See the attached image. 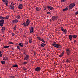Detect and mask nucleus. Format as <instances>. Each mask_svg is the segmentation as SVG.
Listing matches in <instances>:
<instances>
[{
	"label": "nucleus",
	"mask_w": 78,
	"mask_h": 78,
	"mask_svg": "<svg viewBox=\"0 0 78 78\" xmlns=\"http://www.w3.org/2000/svg\"><path fill=\"white\" fill-rule=\"evenodd\" d=\"M17 48H18V49L19 50H20V47L19 46H17Z\"/></svg>",
	"instance_id": "obj_39"
},
{
	"label": "nucleus",
	"mask_w": 78,
	"mask_h": 78,
	"mask_svg": "<svg viewBox=\"0 0 78 78\" xmlns=\"http://www.w3.org/2000/svg\"><path fill=\"white\" fill-rule=\"evenodd\" d=\"M29 58V56L28 55H26L25 57L24 58V59L26 61L28 60Z\"/></svg>",
	"instance_id": "obj_7"
},
{
	"label": "nucleus",
	"mask_w": 78,
	"mask_h": 78,
	"mask_svg": "<svg viewBox=\"0 0 78 78\" xmlns=\"http://www.w3.org/2000/svg\"><path fill=\"white\" fill-rule=\"evenodd\" d=\"M50 22H51V20H50Z\"/></svg>",
	"instance_id": "obj_51"
},
{
	"label": "nucleus",
	"mask_w": 78,
	"mask_h": 78,
	"mask_svg": "<svg viewBox=\"0 0 78 78\" xmlns=\"http://www.w3.org/2000/svg\"><path fill=\"white\" fill-rule=\"evenodd\" d=\"M3 60H4V61H8V57H4L3 58Z\"/></svg>",
	"instance_id": "obj_14"
},
{
	"label": "nucleus",
	"mask_w": 78,
	"mask_h": 78,
	"mask_svg": "<svg viewBox=\"0 0 78 78\" xmlns=\"http://www.w3.org/2000/svg\"><path fill=\"white\" fill-rule=\"evenodd\" d=\"M69 38L70 40H72V35H69Z\"/></svg>",
	"instance_id": "obj_27"
},
{
	"label": "nucleus",
	"mask_w": 78,
	"mask_h": 78,
	"mask_svg": "<svg viewBox=\"0 0 78 78\" xmlns=\"http://www.w3.org/2000/svg\"><path fill=\"white\" fill-rule=\"evenodd\" d=\"M64 52H63L60 55H59V57H62L64 56Z\"/></svg>",
	"instance_id": "obj_15"
},
{
	"label": "nucleus",
	"mask_w": 78,
	"mask_h": 78,
	"mask_svg": "<svg viewBox=\"0 0 78 78\" xmlns=\"http://www.w3.org/2000/svg\"><path fill=\"white\" fill-rule=\"evenodd\" d=\"M58 19V17L56 16H53L52 18V20H56Z\"/></svg>",
	"instance_id": "obj_13"
},
{
	"label": "nucleus",
	"mask_w": 78,
	"mask_h": 78,
	"mask_svg": "<svg viewBox=\"0 0 78 78\" xmlns=\"http://www.w3.org/2000/svg\"><path fill=\"white\" fill-rule=\"evenodd\" d=\"M43 9L44 10H46V9H47V7H43Z\"/></svg>",
	"instance_id": "obj_37"
},
{
	"label": "nucleus",
	"mask_w": 78,
	"mask_h": 78,
	"mask_svg": "<svg viewBox=\"0 0 78 78\" xmlns=\"http://www.w3.org/2000/svg\"><path fill=\"white\" fill-rule=\"evenodd\" d=\"M18 22V20H12V23H16Z\"/></svg>",
	"instance_id": "obj_12"
},
{
	"label": "nucleus",
	"mask_w": 78,
	"mask_h": 78,
	"mask_svg": "<svg viewBox=\"0 0 78 78\" xmlns=\"http://www.w3.org/2000/svg\"><path fill=\"white\" fill-rule=\"evenodd\" d=\"M56 42H54L53 43V44H52L53 46H54V47L55 45H56Z\"/></svg>",
	"instance_id": "obj_30"
},
{
	"label": "nucleus",
	"mask_w": 78,
	"mask_h": 78,
	"mask_svg": "<svg viewBox=\"0 0 78 78\" xmlns=\"http://www.w3.org/2000/svg\"><path fill=\"white\" fill-rule=\"evenodd\" d=\"M47 14H50L51 13L50 12H47Z\"/></svg>",
	"instance_id": "obj_36"
},
{
	"label": "nucleus",
	"mask_w": 78,
	"mask_h": 78,
	"mask_svg": "<svg viewBox=\"0 0 78 78\" xmlns=\"http://www.w3.org/2000/svg\"><path fill=\"white\" fill-rule=\"evenodd\" d=\"M37 38H38V39L39 40H40V41H42V42H43L44 43H45V41L44 39L41 38L40 37H37Z\"/></svg>",
	"instance_id": "obj_5"
},
{
	"label": "nucleus",
	"mask_w": 78,
	"mask_h": 78,
	"mask_svg": "<svg viewBox=\"0 0 78 78\" xmlns=\"http://www.w3.org/2000/svg\"><path fill=\"white\" fill-rule=\"evenodd\" d=\"M16 26H15V27H13V29L14 30H16Z\"/></svg>",
	"instance_id": "obj_34"
},
{
	"label": "nucleus",
	"mask_w": 78,
	"mask_h": 78,
	"mask_svg": "<svg viewBox=\"0 0 78 78\" xmlns=\"http://www.w3.org/2000/svg\"><path fill=\"white\" fill-rule=\"evenodd\" d=\"M5 62H6V61H1V63L2 64H5Z\"/></svg>",
	"instance_id": "obj_18"
},
{
	"label": "nucleus",
	"mask_w": 78,
	"mask_h": 78,
	"mask_svg": "<svg viewBox=\"0 0 78 78\" xmlns=\"http://www.w3.org/2000/svg\"><path fill=\"white\" fill-rule=\"evenodd\" d=\"M26 44H28V42H27H27H26Z\"/></svg>",
	"instance_id": "obj_49"
},
{
	"label": "nucleus",
	"mask_w": 78,
	"mask_h": 78,
	"mask_svg": "<svg viewBox=\"0 0 78 78\" xmlns=\"http://www.w3.org/2000/svg\"><path fill=\"white\" fill-rule=\"evenodd\" d=\"M66 62H69V60H67L66 61Z\"/></svg>",
	"instance_id": "obj_48"
},
{
	"label": "nucleus",
	"mask_w": 78,
	"mask_h": 78,
	"mask_svg": "<svg viewBox=\"0 0 78 78\" xmlns=\"http://www.w3.org/2000/svg\"><path fill=\"white\" fill-rule=\"evenodd\" d=\"M66 52L68 55L69 56L70 55V48L66 50Z\"/></svg>",
	"instance_id": "obj_4"
},
{
	"label": "nucleus",
	"mask_w": 78,
	"mask_h": 78,
	"mask_svg": "<svg viewBox=\"0 0 78 78\" xmlns=\"http://www.w3.org/2000/svg\"><path fill=\"white\" fill-rule=\"evenodd\" d=\"M5 19H8V18H9V16H7L6 17H5Z\"/></svg>",
	"instance_id": "obj_33"
},
{
	"label": "nucleus",
	"mask_w": 78,
	"mask_h": 78,
	"mask_svg": "<svg viewBox=\"0 0 78 78\" xmlns=\"http://www.w3.org/2000/svg\"><path fill=\"white\" fill-rule=\"evenodd\" d=\"M5 29V27H2L1 29L2 33H3L4 32Z\"/></svg>",
	"instance_id": "obj_16"
},
{
	"label": "nucleus",
	"mask_w": 78,
	"mask_h": 78,
	"mask_svg": "<svg viewBox=\"0 0 78 78\" xmlns=\"http://www.w3.org/2000/svg\"><path fill=\"white\" fill-rule=\"evenodd\" d=\"M16 19L18 20H19L20 19V16L19 15H17L16 16Z\"/></svg>",
	"instance_id": "obj_17"
},
{
	"label": "nucleus",
	"mask_w": 78,
	"mask_h": 78,
	"mask_svg": "<svg viewBox=\"0 0 78 78\" xmlns=\"http://www.w3.org/2000/svg\"><path fill=\"white\" fill-rule=\"evenodd\" d=\"M75 42H76V41H75Z\"/></svg>",
	"instance_id": "obj_52"
},
{
	"label": "nucleus",
	"mask_w": 78,
	"mask_h": 78,
	"mask_svg": "<svg viewBox=\"0 0 78 78\" xmlns=\"http://www.w3.org/2000/svg\"><path fill=\"white\" fill-rule=\"evenodd\" d=\"M23 69L25 70H27V68H23Z\"/></svg>",
	"instance_id": "obj_45"
},
{
	"label": "nucleus",
	"mask_w": 78,
	"mask_h": 78,
	"mask_svg": "<svg viewBox=\"0 0 78 78\" xmlns=\"http://www.w3.org/2000/svg\"><path fill=\"white\" fill-rule=\"evenodd\" d=\"M1 53H2V52L0 51V55H1Z\"/></svg>",
	"instance_id": "obj_50"
},
{
	"label": "nucleus",
	"mask_w": 78,
	"mask_h": 78,
	"mask_svg": "<svg viewBox=\"0 0 78 78\" xmlns=\"http://www.w3.org/2000/svg\"><path fill=\"white\" fill-rule=\"evenodd\" d=\"M67 8H66L63 10V11H67Z\"/></svg>",
	"instance_id": "obj_28"
},
{
	"label": "nucleus",
	"mask_w": 78,
	"mask_h": 78,
	"mask_svg": "<svg viewBox=\"0 0 78 78\" xmlns=\"http://www.w3.org/2000/svg\"><path fill=\"white\" fill-rule=\"evenodd\" d=\"M27 63H28V62H24L23 63V64L25 65V64H27Z\"/></svg>",
	"instance_id": "obj_41"
},
{
	"label": "nucleus",
	"mask_w": 78,
	"mask_h": 78,
	"mask_svg": "<svg viewBox=\"0 0 78 78\" xmlns=\"http://www.w3.org/2000/svg\"><path fill=\"white\" fill-rule=\"evenodd\" d=\"M11 77L12 78H14V76H11Z\"/></svg>",
	"instance_id": "obj_46"
},
{
	"label": "nucleus",
	"mask_w": 78,
	"mask_h": 78,
	"mask_svg": "<svg viewBox=\"0 0 78 78\" xmlns=\"http://www.w3.org/2000/svg\"><path fill=\"white\" fill-rule=\"evenodd\" d=\"M14 35H15V34H14V33H12V36H14Z\"/></svg>",
	"instance_id": "obj_44"
},
{
	"label": "nucleus",
	"mask_w": 78,
	"mask_h": 78,
	"mask_svg": "<svg viewBox=\"0 0 78 78\" xmlns=\"http://www.w3.org/2000/svg\"><path fill=\"white\" fill-rule=\"evenodd\" d=\"M75 6V4L74 3H72L69 6V9H72Z\"/></svg>",
	"instance_id": "obj_1"
},
{
	"label": "nucleus",
	"mask_w": 78,
	"mask_h": 78,
	"mask_svg": "<svg viewBox=\"0 0 78 78\" xmlns=\"http://www.w3.org/2000/svg\"><path fill=\"white\" fill-rule=\"evenodd\" d=\"M55 47H56L57 48H61V46L59 44H57L54 46Z\"/></svg>",
	"instance_id": "obj_10"
},
{
	"label": "nucleus",
	"mask_w": 78,
	"mask_h": 78,
	"mask_svg": "<svg viewBox=\"0 0 78 78\" xmlns=\"http://www.w3.org/2000/svg\"><path fill=\"white\" fill-rule=\"evenodd\" d=\"M47 8L48 9H50V10H52L54 9V8L53 7H52L51 6H47Z\"/></svg>",
	"instance_id": "obj_6"
},
{
	"label": "nucleus",
	"mask_w": 78,
	"mask_h": 78,
	"mask_svg": "<svg viewBox=\"0 0 78 78\" xmlns=\"http://www.w3.org/2000/svg\"><path fill=\"white\" fill-rule=\"evenodd\" d=\"M23 5L21 4H20L18 7L19 9H22V8L23 7Z\"/></svg>",
	"instance_id": "obj_11"
},
{
	"label": "nucleus",
	"mask_w": 78,
	"mask_h": 78,
	"mask_svg": "<svg viewBox=\"0 0 78 78\" xmlns=\"http://www.w3.org/2000/svg\"><path fill=\"white\" fill-rule=\"evenodd\" d=\"M29 43H31L32 42V38L31 37H30L29 38Z\"/></svg>",
	"instance_id": "obj_19"
},
{
	"label": "nucleus",
	"mask_w": 78,
	"mask_h": 78,
	"mask_svg": "<svg viewBox=\"0 0 78 78\" xmlns=\"http://www.w3.org/2000/svg\"><path fill=\"white\" fill-rule=\"evenodd\" d=\"M8 47H9V46H4L3 47V48H8Z\"/></svg>",
	"instance_id": "obj_32"
},
{
	"label": "nucleus",
	"mask_w": 78,
	"mask_h": 78,
	"mask_svg": "<svg viewBox=\"0 0 78 78\" xmlns=\"http://www.w3.org/2000/svg\"><path fill=\"white\" fill-rule=\"evenodd\" d=\"M18 1H19V0H18Z\"/></svg>",
	"instance_id": "obj_53"
},
{
	"label": "nucleus",
	"mask_w": 78,
	"mask_h": 78,
	"mask_svg": "<svg viewBox=\"0 0 78 78\" xmlns=\"http://www.w3.org/2000/svg\"><path fill=\"white\" fill-rule=\"evenodd\" d=\"M3 24H4V20H0V25L1 27H3Z\"/></svg>",
	"instance_id": "obj_3"
},
{
	"label": "nucleus",
	"mask_w": 78,
	"mask_h": 78,
	"mask_svg": "<svg viewBox=\"0 0 78 78\" xmlns=\"http://www.w3.org/2000/svg\"><path fill=\"white\" fill-rule=\"evenodd\" d=\"M66 0H61V3H63V2H66Z\"/></svg>",
	"instance_id": "obj_35"
},
{
	"label": "nucleus",
	"mask_w": 78,
	"mask_h": 78,
	"mask_svg": "<svg viewBox=\"0 0 78 78\" xmlns=\"http://www.w3.org/2000/svg\"><path fill=\"white\" fill-rule=\"evenodd\" d=\"M12 6V4L11 3L10 5V9H14V8Z\"/></svg>",
	"instance_id": "obj_20"
},
{
	"label": "nucleus",
	"mask_w": 78,
	"mask_h": 78,
	"mask_svg": "<svg viewBox=\"0 0 78 78\" xmlns=\"http://www.w3.org/2000/svg\"><path fill=\"white\" fill-rule=\"evenodd\" d=\"M73 38H76V37H77V36L76 35H73L72 36Z\"/></svg>",
	"instance_id": "obj_26"
},
{
	"label": "nucleus",
	"mask_w": 78,
	"mask_h": 78,
	"mask_svg": "<svg viewBox=\"0 0 78 78\" xmlns=\"http://www.w3.org/2000/svg\"><path fill=\"white\" fill-rule=\"evenodd\" d=\"M36 10L37 11H40V9L39 7H36Z\"/></svg>",
	"instance_id": "obj_22"
},
{
	"label": "nucleus",
	"mask_w": 78,
	"mask_h": 78,
	"mask_svg": "<svg viewBox=\"0 0 78 78\" xmlns=\"http://www.w3.org/2000/svg\"><path fill=\"white\" fill-rule=\"evenodd\" d=\"M35 70V71H40L41 70V68L40 67L36 68Z\"/></svg>",
	"instance_id": "obj_9"
},
{
	"label": "nucleus",
	"mask_w": 78,
	"mask_h": 78,
	"mask_svg": "<svg viewBox=\"0 0 78 78\" xmlns=\"http://www.w3.org/2000/svg\"><path fill=\"white\" fill-rule=\"evenodd\" d=\"M5 6H8V1H6L5 2Z\"/></svg>",
	"instance_id": "obj_21"
},
{
	"label": "nucleus",
	"mask_w": 78,
	"mask_h": 78,
	"mask_svg": "<svg viewBox=\"0 0 78 78\" xmlns=\"http://www.w3.org/2000/svg\"><path fill=\"white\" fill-rule=\"evenodd\" d=\"M9 44H13V43H12V42H9Z\"/></svg>",
	"instance_id": "obj_42"
},
{
	"label": "nucleus",
	"mask_w": 78,
	"mask_h": 78,
	"mask_svg": "<svg viewBox=\"0 0 78 78\" xmlns=\"http://www.w3.org/2000/svg\"><path fill=\"white\" fill-rule=\"evenodd\" d=\"M2 56H3V55H2V54H0V57H2Z\"/></svg>",
	"instance_id": "obj_43"
},
{
	"label": "nucleus",
	"mask_w": 78,
	"mask_h": 78,
	"mask_svg": "<svg viewBox=\"0 0 78 78\" xmlns=\"http://www.w3.org/2000/svg\"><path fill=\"white\" fill-rule=\"evenodd\" d=\"M19 45L21 47H23V44L22 43H19Z\"/></svg>",
	"instance_id": "obj_25"
},
{
	"label": "nucleus",
	"mask_w": 78,
	"mask_h": 78,
	"mask_svg": "<svg viewBox=\"0 0 78 78\" xmlns=\"http://www.w3.org/2000/svg\"><path fill=\"white\" fill-rule=\"evenodd\" d=\"M33 30V27H32L30 28V30Z\"/></svg>",
	"instance_id": "obj_40"
},
{
	"label": "nucleus",
	"mask_w": 78,
	"mask_h": 78,
	"mask_svg": "<svg viewBox=\"0 0 78 78\" xmlns=\"http://www.w3.org/2000/svg\"><path fill=\"white\" fill-rule=\"evenodd\" d=\"M23 24L24 26H28V25L30 24V21H29V20H27L26 23L25 22Z\"/></svg>",
	"instance_id": "obj_2"
},
{
	"label": "nucleus",
	"mask_w": 78,
	"mask_h": 78,
	"mask_svg": "<svg viewBox=\"0 0 78 78\" xmlns=\"http://www.w3.org/2000/svg\"><path fill=\"white\" fill-rule=\"evenodd\" d=\"M12 67H18V65H13Z\"/></svg>",
	"instance_id": "obj_31"
},
{
	"label": "nucleus",
	"mask_w": 78,
	"mask_h": 78,
	"mask_svg": "<svg viewBox=\"0 0 78 78\" xmlns=\"http://www.w3.org/2000/svg\"><path fill=\"white\" fill-rule=\"evenodd\" d=\"M3 2H5L6 0H2Z\"/></svg>",
	"instance_id": "obj_47"
},
{
	"label": "nucleus",
	"mask_w": 78,
	"mask_h": 78,
	"mask_svg": "<svg viewBox=\"0 0 78 78\" xmlns=\"http://www.w3.org/2000/svg\"><path fill=\"white\" fill-rule=\"evenodd\" d=\"M46 45V44H45L42 43L41 44V46L42 47H44V46H45Z\"/></svg>",
	"instance_id": "obj_23"
},
{
	"label": "nucleus",
	"mask_w": 78,
	"mask_h": 78,
	"mask_svg": "<svg viewBox=\"0 0 78 78\" xmlns=\"http://www.w3.org/2000/svg\"><path fill=\"white\" fill-rule=\"evenodd\" d=\"M30 33H34V30H30Z\"/></svg>",
	"instance_id": "obj_24"
},
{
	"label": "nucleus",
	"mask_w": 78,
	"mask_h": 78,
	"mask_svg": "<svg viewBox=\"0 0 78 78\" xmlns=\"http://www.w3.org/2000/svg\"><path fill=\"white\" fill-rule=\"evenodd\" d=\"M61 29V30H62V31L63 32H64L65 34L66 33H67V30H66V29H64L62 27Z\"/></svg>",
	"instance_id": "obj_8"
},
{
	"label": "nucleus",
	"mask_w": 78,
	"mask_h": 78,
	"mask_svg": "<svg viewBox=\"0 0 78 78\" xmlns=\"http://www.w3.org/2000/svg\"><path fill=\"white\" fill-rule=\"evenodd\" d=\"M5 19V17H2V16H0V19H2H2Z\"/></svg>",
	"instance_id": "obj_29"
},
{
	"label": "nucleus",
	"mask_w": 78,
	"mask_h": 78,
	"mask_svg": "<svg viewBox=\"0 0 78 78\" xmlns=\"http://www.w3.org/2000/svg\"><path fill=\"white\" fill-rule=\"evenodd\" d=\"M75 14L76 15H77V14H78V11L76 12L75 13Z\"/></svg>",
	"instance_id": "obj_38"
}]
</instances>
